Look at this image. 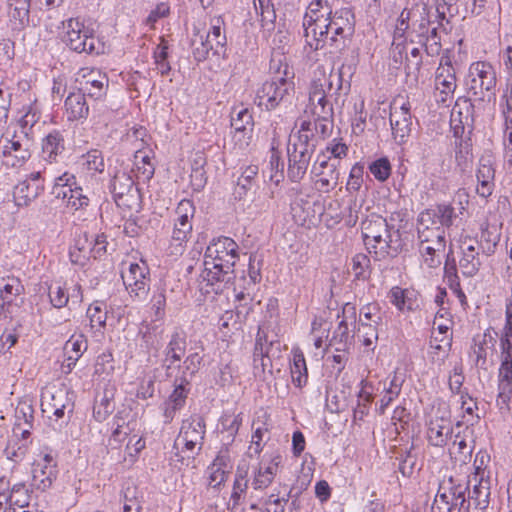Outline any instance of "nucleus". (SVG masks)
I'll return each instance as SVG.
<instances>
[{
	"mask_svg": "<svg viewBox=\"0 0 512 512\" xmlns=\"http://www.w3.org/2000/svg\"><path fill=\"white\" fill-rule=\"evenodd\" d=\"M238 245L229 237L213 240L204 254V270L201 278L206 282V292L218 293L221 285L229 283L234 277V266L238 260Z\"/></svg>",
	"mask_w": 512,
	"mask_h": 512,
	"instance_id": "f257e3e1",
	"label": "nucleus"
},
{
	"mask_svg": "<svg viewBox=\"0 0 512 512\" xmlns=\"http://www.w3.org/2000/svg\"><path fill=\"white\" fill-rule=\"evenodd\" d=\"M361 229L364 244L376 259L394 257L402 250L400 231L389 225L382 216L371 215L362 222Z\"/></svg>",
	"mask_w": 512,
	"mask_h": 512,
	"instance_id": "f03ea898",
	"label": "nucleus"
},
{
	"mask_svg": "<svg viewBox=\"0 0 512 512\" xmlns=\"http://www.w3.org/2000/svg\"><path fill=\"white\" fill-rule=\"evenodd\" d=\"M205 433L206 425L201 416L193 415L183 420L174 443V447L178 450L175 453L177 461L188 466L202 450Z\"/></svg>",
	"mask_w": 512,
	"mask_h": 512,
	"instance_id": "7ed1b4c3",
	"label": "nucleus"
},
{
	"mask_svg": "<svg viewBox=\"0 0 512 512\" xmlns=\"http://www.w3.org/2000/svg\"><path fill=\"white\" fill-rule=\"evenodd\" d=\"M500 368L498 372L497 406L501 411L512 409V323L506 322L500 337Z\"/></svg>",
	"mask_w": 512,
	"mask_h": 512,
	"instance_id": "20e7f679",
	"label": "nucleus"
},
{
	"mask_svg": "<svg viewBox=\"0 0 512 512\" xmlns=\"http://www.w3.org/2000/svg\"><path fill=\"white\" fill-rule=\"evenodd\" d=\"M289 67L283 65V73L280 69L269 80L265 81L257 90L256 104L267 111L274 110L282 103H286L294 92L293 75L289 76Z\"/></svg>",
	"mask_w": 512,
	"mask_h": 512,
	"instance_id": "39448f33",
	"label": "nucleus"
},
{
	"mask_svg": "<svg viewBox=\"0 0 512 512\" xmlns=\"http://www.w3.org/2000/svg\"><path fill=\"white\" fill-rule=\"evenodd\" d=\"M467 492L466 481L453 477L444 478L439 483L431 512H469Z\"/></svg>",
	"mask_w": 512,
	"mask_h": 512,
	"instance_id": "423d86ee",
	"label": "nucleus"
},
{
	"mask_svg": "<svg viewBox=\"0 0 512 512\" xmlns=\"http://www.w3.org/2000/svg\"><path fill=\"white\" fill-rule=\"evenodd\" d=\"M496 72L493 66L486 61H477L470 65L466 86L469 93L477 99L484 101L494 94L496 87Z\"/></svg>",
	"mask_w": 512,
	"mask_h": 512,
	"instance_id": "0eeeda50",
	"label": "nucleus"
},
{
	"mask_svg": "<svg viewBox=\"0 0 512 512\" xmlns=\"http://www.w3.org/2000/svg\"><path fill=\"white\" fill-rule=\"evenodd\" d=\"M355 17L350 8H341L331 13L329 52H341L347 47L349 38L354 33Z\"/></svg>",
	"mask_w": 512,
	"mask_h": 512,
	"instance_id": "6e6552de",
	"label": "nucleus"
},
{
	"mask_svg": "<svg viewBox=\"0 0 512 512\" xmlns=\"http://www.w3.org/2000/svg\"><path fill=\"white\" fill-rule=\"evenodd\" d=\"M434 87L438 103L447 104L453 100L457 78L449 51L440 58L439 66L435 71Z\"/></svg>",
	"mask_w": 512,
	"mask_h": 512,
	"instance_id": "1a4fd4ad",
	"label": "nucleus"
},
{
	"mask_svg": "<svg viewBox=\"0 0 512 512\" xmlns=\"http://www.w3.org/2000/svg\"><path fill=\"white\" fill-rule=\"evenodd\" d=\"M109 79L105 73L95 68H81L74 79L73 88L94 99L106 95Z\"/></svg>",
	"mask_w": 512,
	"mask_h": 512,
	"instance_id": "9d476101",
	"label": "nucleus"
},
{
	"mask_svg": "<svg viewBox=\"0 0 512 512\" xmlns=\"http://www.w3.org/2000/svg\"><path fill=\"white\" fill-rule=\"evenodd\" d=\"M311 175L317 191L328 193L333 190L339 181L338 161L326 157L325 153L317 156L311 168Z\"/></svg>",
	"mask_w": 512,
	"mask_h": 512,
	"instance_id": "9b49d317",
	"label": "nucleus"
},
{
	"mask_svg": "<svg viewBox=\"0 0 512 512\" xmlns=\"http://www.w3.org/2000/svg\"><path fill=\"white\" fill-rule=\"evenodd\" d=\"M390 126L393 139L398 144L406 143L412 131L411 105L409 101L395 99L390 106Z\"/></svg>",
	"mask_w": 512,
	"mask_h": 512,
	"instance_id": "f8f14e48",
	"label": "nucleus"
},
{
	"mask_svg": "<svg viewBox=\"0 0 512 512\" xmlns=\"http://www.w3.org/2000/svg\"><path fill=\"white\" fill-rule=\"evenodd\" d=\"M123 283L131 297L144 300L150 289L149 268L144 261L130 263L127 271H122Z\"/></svg>",
	"mask_w": 512,
	"mask_h": 512,
	"instance_id": "ddd939ff",
	"label": "nucleus"
},
{
	"mask_svg": "<svg viewBox=\"0 0 512 512\" xmlns=\"http://www.w3.org/2000/svg\"><path fill=\"white\" fill-rule=\"evenodd\" d=\"M88 32V29L79 19H70L66 30L68 37L66 45H69L71 50L78 53H101L99 40L93 35H89Z\"/></svg>",
	"mask_w": 512,
	"mask_h": 512,
	"instance_id": "4468645a",
	"label": "nucleus"
},
{
	"mask_svg": "<svg viewBox=\"0 0 512 512\" xmlns=\"http://www.w3.org/2000/svg\"><path fill=\"white\" fill-rule=\"evenodd\" d=\"M187 337L185 332L175 330L163 350L162 368L167 377H172L186 353Z\"/></svg>",
	"mask_w": 512,
	"mask_h": 512,
	"instance_id": "2eb2a0df",
	"label": "nucleus"
},
{
	"mask_svg": "<svg viewBox=\"0 0 512 512\" xmlns=\"http://www.w3.org/2000/svg\"><path fill=\"white\" fill-rule=\"evenodd\" d=\"M59 453L52 448H44V464H37L33 469L32 486L38 490L46 491L52 487L57 479V460Z\"/></svg>",
	"mask_w": 512,
	"mask_h": 512,
	"instance_id": "dca6fc26",
	"label": "nucleus"
},
{
	"mask_svg": "<svg viewBox=\"0 0 512 512\" xmlns=\"http://www.w3.org/2000/svg\"><path fill=\"white\" fill-rule=\"evenodd\" d=\"M59 453L52 448H44V464H37L33 469L32 486L38 490L46 491L52 487L57 479V460Z\"/></svg>",
	"mask_w": 512,
	"mask_h": 512,
	"instance_id": "f3484780",
	"label": "nucleus"
},
{
	"mask_svg": "<svg viewBox=\"0 0 512 512\" xmlns=\"http://www.w3.org/2000/svg\"><path fill=\"white\" fill-rule=\"evenodd\" d=\"M231 126L235 129L234 140L240 149H246L252 138L254 121L248 108H234L231 113Z\"/></svg>",
	"mask_w": 512,
	"mask_h": 512,
	"instance_id": "a211bd4d",
	"label": "nucleus"
},
{
	"mask_svg": "<svg viewBox=\"0 0 512 512\" xmlns=\"http://www.w3.org/2000/svg\"><path fill=\"white\" fill-rule=\"evenodd\" d=\"M342 86L343 77L340 69L335 72L332 68L330 72L327 73L326 69L320 66L314 72V77L309 88V95H328L333 90L338 94Z\"/></svg>",
	"mask_w": 512,
	"mask_h": 512,
	"instance_id": "6ab92c4d",
	"label": "nucleus"
},
{
	"mask_svg": "<svg viewBox=\"0 0 512 512\" xmlns=\"http://www.w3.org/2000/svg\"><path fill=\"white\" fill-rule=\"evenodd\" d=\"M282 457L279 454L273 455L269 460L262 459L259 464L253 468L251 485L254 490H264L268 488L276 477Z\"/></svg>",
	"mask_w": 512,
	"mask_h": 512,
	"instance_id": "aec40b11",
	"label": "nucleus"
},
{
	"mask_svg": "<svg viewBox=\"0 0 512 512\" xmlns=\"http://www.w3.org/2000/svg\"><path fill=\"white\" fill-rule=\"evenodd\" d=\"M495 162L492 156H482L476 170V193L482 198H488L495 189Z\"/></svg>",
	"mask_w": 512,
	"mask_h": 512,
	"instance_id": "412c9836",
	"label": "nucleus"
},
{
	"mask_svg": "<svg viewBox=\"0 0 512 512\" xmlns=\"http://www.w3.org/2000/svg\"><path fill=\"white\" fill-rule=\"evenodd\" d=\"M473 122L472 104L467 99L459 98L451 111L450 126L456 139L463 138L465 129H471Z\"/></svg>",
	"mask_w": 512,
	"mask_h": 512,
	"instance_id": "4be33fe9",
	"label": "nucleus"
},
{
	"mask_svg": "<svg viewBox=\"0 0 512 512\" xmlns=\"http://www.w3.org/2000/svg\"><path fill=\"white\" fill-rule=\"evenodd\" d=\"M480 249L481 245L475 240L465 239L462 242L459 267L464 276L473 277L479 271L482 265Z\"/></svg>",
	"mask_w": 512,
	"mask_h": 512,
	"instance_id": "5701e85b",
	"label": "nucleus"
},
{
	"mask_svg": "<svg viewBox=\"0 0 512 512\" xmlns=\"http://www.w3.org/2000/svg\"><path fill=\"white\" fill-rule=\"evenodd\" d=\"M110 189L119 207H130V199H134L137 188L132 177L125 172H117L111 180Z\"/></svg>",
	"mask_w": 512,
	"mask_h": 512,
	"instance_id": "b1692460",
	"label": "nucleus"
},
{
	"mask_svg": "<svg viewBox=\"0 0 512 512\" xmlns=\"http://www.w3.org/2000/svg\"><path fill=\"white\" fill-rule=\"evenodd\" d=\"M310 24L303 26L306 44L315 51L324 47L329 49L330 19H320Z\"/></svg>",
	"mask_w": 512,
	"mask_h": 512,
	"instance_id": "393cba45",
	"label": "nucleus"
},
{
	"mask_svg": "<svg viewBox=\"0 0 512 512\" xmlns=\"http://www.w3.org/2000/svg\"><path fill=\"white\" fill-rule=\"evenodd\" d=\"M455 209L449 204H439L431 209H426L419 214L418 222L426 226H440L443 229L452 226L455 219Z\"/></svg>",
	"mask_w": 512,
	"mask_h": 512,
	"instance_id": "a878e982",
	"label": "nucleus"
},
{
	"mask_svg": "<svg viewBox=\"0 0 512 512\" xmlns=\"http://www.w3.org/2000/svg\"><path fill=\"white\" fill-rule=\"evenodd\" d=\"M453 425L446 418H433L429 421L426 431V439L429 445L442 448L452 438Z\"/></svg>",
	"mask_w": 512,
	"mask_h": 512,
	"instance_id": "bb28decb",
	"label": "nucleus"
},
{
	"mask_svg": "<svg viewBox=\"0 0 512 512\" xmlns=\"http://www.w3.org/2000/svg\"><path fill=\"white\" fill-rule=\"evenodd\" d=\"M418 239L419 247L433 246V251L445 252L446 248V233L445 229L440 226L425 225L423 222H418Z\"/></svg>",
	"mask_w": 512,
	"mask_h": 512,
	"instance_id": "cd10ccee",
	"label": "nucleus"
},
{
	"mask_svg": "<svg viewBox=\"0 0 512 512\" xmlns=\"http://www.w3.org/2000/svg\"><path fill=\"white\" fill-rule=\"evenodd\" d=\"M468 486L473 484V489L469 492V496L467 499L470 502H473L476 508L486 509L490 504V496L492 489V479L491 476L488 477H470L468 481Z\"/></svg>",
	"mask_w": 512,
	"mask_h": 512,
	"instance_id": "c85d7f7f",
	"label": "nucleus"
},
{
	"mask_svg": "<svg viewBox=\"0 0 512 512\" xmlns=\"http://www.w3.org/2000/svg\"><path fill=\"white\" fill-rule=\"evenodd\" d=\"M42 411L44 413H51L52 416H48V426L54 431L61 432L62 421L61 418L64 415V404L61 403V395L57 397L52 389L48 388L42 393Z\"/></svg>",
	"mask_w": 512,
	"mask_h": 512,
	"instance_id": "c756f323",
	"label": "nucleus"
},
{
	"mask_svg": "<svg viewBox=\"0 0 512 512\" xmlns=\"http://www.w3.org/2000/svg\"><path fill=\"white\" fill-rule=\"evenodd\" d=\"M497 333L492 329H487L482 335L474 338L471 355L475 357L474 362L477 367L486 368L488 353L493 351L496 343Z\"/></svg>",
	"mask_w": 512,
	"mask_h": 512,
	"instance_id": "7c9ffc66",
	"label": "nucleus"
},
{
	"mask_svg": "<svg viewBox=\"0 0 512 512\" xmlns=\"http://www.w3.org/2000/svg\"><path fill=\"white\" fill-rule=\"evenodd\" d=\"M75 177L66 178V187H69L70 196L68 201L66 202V208L74 210L73 216L75 219L73 222L77 221H85L86 220V208L89 204V198L83 194V190L81 187H75Z\"/></svg>",
	"mask_w": 512,
	"mask_h": 512,
	"instance_id": "2f4dec72",
	"label": "nucleus"
},
{
	"mask_svg": "<svg viewBox=\"0 0 512 512\" xmlns=\"http://www.w3.org/2000/svg\"><path fill=\"white\" fill-rule=\"evenodd\" d=\"M208 469L210 472L209 484L213 487H219L227 480L232 469L229 453L220 451Z\"/></svg>",
	"mask_w": 512,
	"mask_h": 512,
	"instance_id": "473e14b6",
	"label": "nucleus"
},
{
	"mask_svg": "<svg viewBox=\"0 0 512 512\" xmlns=\"http://www.w3.org/2000/svg\"><path fill=\"white\" fill-rule=\"evenodd\" d=\"M249 470L250 467L247 461L242 460L238 463L235 471V478L231 494V501L233 502V507L239 505L241 499L248 490L250 480Z\"/></svg>",
	"mask_w": 512,
	"mask_h": 512,
	"instance_id": "72a5a7b5",
	"label": "nucleus"
},
{
	"mask_svg": "<svg viewBox=\"0 0 512 512\" xmlns=\"http://www.w3.org/2000/svg\"><path fill=\"white\" fill-rule=\"evenodd\" d=\"M360 390L357 394V405L353 409L354 421H361L368 414L373 402V385L367 379L360 381Z\"/></svg>",
	"mask_w": 512,
	"mask_h": 512,
	"instance_id": "f704fd0d",
	"label": "nucleus"
},
{
	"mask_svg": "<svg viewBox=\"0 0 512 512\" xmlns=\"http://www.w3.org/2000/svg\"><path fill=\"white\" fill-rule=\"evenodd\" d=\"M74 233L75 238L69 251L70 261L73 264L84 266L89 259L91 243L87 238L86 232H83V235H81V228H77Z\"/></svg>",
	"mask_w": 512,
	"mask_h": 512,
	"instance_id": "c9c22d12",
	"label": "nucleus"
},
{
	"mask_svg": "<svg viewBox=\"0 0 512 512\" xmlns=\"http://www.w3.org/2000/svg\"><path fill=\"white\" fill-rule=\"evenodd\" d=\"M42 190V183H31L29 180H24L14 188V201L17 206H27Z\"/></svg>",
	"mask_w": 512,
	"mask_h": 512,
	"instance_id": "e433bc0d",
	"label": "nucleus"
},
{
	"mask_svg": "<svg viewBox=\"0 0 512 512\" xmlns=\"http://www.w3.org/2000/svg\"><path fill=\"white\" fill-rule=\"evenodd\" d=\"M64 138L62 132L53 130L44 139L42 143V153L44 159L48 162H56L57 156L64 150Z\"/></svg>",
	"mask_w": 512,
	"mask_h": 512,
	"instance_id": "4c0bfd02",
	"label": "nucleus"
},
{
	"mask_svg": "<svg viewBox=\"0 0 512 512\" xmlns=\"http://www.w3.org/2000/svg\"><path fill=\"white\" fill-rule=\"evenodd\" d=\"M192 55L197 62L206 60L210 51L214 53V44L209 42V35L194 28L191 38Z\"/></svg>",
	"mask_w": 512,
	"mask_h": 512,
	"instance_id": "58836bf2",
	"label": "nucleus"
},
{
	"mask_svg": "<svg viewBox=\"0 0 512 512\" xmlns=\"http://www.w3.org/2000/svg\"><path fill=\"white\" fill-rule=\"evenodd\" d=\"M331 13L332 8L328 0H313L304 14L302 26H309L320 19H330Z\"/></svg>",
	"mask_w": 512,
	"mask_h": 512,
	"instance_id": "ea45409f",
	"label": "nucleus"
},
{
	"mask_svg": "<svg viewBox=\"0 0 512 512\" xmlns=\"http://www.w3.org/2000/svg\"><path fill=\"white\" fill-rule=\"evenodd\" d=\"M287 175L292 182H299L307 172L312 156L288 152Z\"/></svg>",
	"mask_w": 512,
	"mask_h": 512,
	"instance_id": "a19ab883",
	"label": "nucleus"
},
{
	"mask_svg": "<svg viewBox=\"0 0 512 512\" xmlns=\"http://www.w3.org/2000/svg\"><path fill=\"white\" fill-rule=\"evenodd\" d=\"M473 154L469 139H456L455 141V164L461 173L471 168Z\"/></svg>",
	"mask_w": 512,
	"mask_h": 512,
	"instance_id": "79ce46f5",
	"label": "nucleus"
},
{
	"mask_svg": "<svg viewBox=\"0 0 512 512\" xmlns=\"http://www.w3.org/2000/svg\"><path fill=\"white\" fill-rule=\"evenodd\" d=\"M66 114L68 120H76L86 117L88 114V106L85 101V95L71 92L66 97Z\"/></svg>",
	"mask_w": 512,
	"mask_h": 512,
	"instance_id": "37998d69",
	"label": "nucleus"
},
{
	"mask_svg": "<svg viewBox=\"0 0 512 512\" xmlns=\"http://www.w3.org/2000/svg\"><path fill=\"white\" fill-rule=\"evenodd\" d=\"M291 377L292 382L297 387H302L307 383L308 373L306 361L303 352L299 348L292 351Z\"/></svg>",
	"mask_w": 512,
	"mask_h": 512,
	"instance_id": "c03bdc74",
	"label": "nucleus"
},
{
	"mask_svg": "<svg viewBox=\"0 0 512 512\" xmlns=\"http://www.w3.org/2000/svg\"><path fill=\"white\" fill-rule=\"evenodd\" d=\"M115 409L114 393L112 389H105L99 399H96L93 416L102 422L104 421Z\"/></svg>",
	"mask_w": 512,
	"mask_h": 512,
	"instance_id": "a18cd8bd",
	"label": "nucleus"
},
{
	"mask_svg": "<svg viewBox=\"0 0 512 512\" xmlns=\"http://www.w3.org/2000/svg\"><path fill=\"white\" fill-rule=\"evenodd\" d=\"M362 208V203L359 202L356 198H350L348 205L336 213L332 215L337 222L343 220L345 224L349 227H354L359 219V213Z\"/></svg>",
	"mask_w": 512,
	"mask_h": 512,
	"instance_id": "49530a36",
	"label": "nucleus"
},
{
	"mask_svg": "<svg viewBox=\"0 0 512 512\" xmlns=\"http://www.w3.org/2000/svg\"><path fill=\"white\" fill-rule=\"evenodd\" d=\"M209 37H213L215 43L214 44V54L220 55L222 51H224L227 38L224 32V21L220 18H213L210 23V29L205 32Z\"/></svg>",
	"mask_w": 512,
	"mask_h": 512,
	"instance_id": "de8ad7c7",
	"label": "nucleus"
},
{
	"mask_svg": "<svg viewBox=\"0 0 512 512\" xmlns=\"http://www.w3.org/2000/svg\"><path fill=\"white\" fill-rule=\"evenodd\" d=\"M254 6L256 12L260 16L261 26L264 29L271 30L274 28V22L276 19V12L274 5L270 0H255Z\"/></svg>",
	"mask_w": 512,
	"mask_h": 512,
	"instance_id": "09e8293b",
	"label": "nucleus"
},
{
	"mask_svg": "<svg viewBox=\"0 0 512 512\" xmlns=\"http://www.w3.org/2000/svg\"><path fill=\"white\" fill-rule=\"evenodd\" d=\"M155 69L161 76H166L171 71L168 61V42L164 38H160V43L153 52Z\"/></svg>",
	"mask_w": 512,
	"mask_h": 512,
	"instance_id": "8fccbe9b",
	"label": "nucleus"
},
{
	"mask_svg": "<svg viewBox=\"0 0 512 512\" xmlns=\"http://www.w3.org/2000/svg\"><path fill=\"white\" fill-rule=\"evenodd\" d=\"M78 164L87 172H102L105 166L102 152L97 149L82 155Z\"/></svg>",
	"mask_w": 512,
	"mask_h": 512,
	"instance_id": "3c124183",
	"label": "nucleus"
},
{
	"mask_svg": "<svg viewBox=\"0 0 512 512\" xmlns=\"http://www.w3.org/2000/svg\"><path fill=\"white\" fill-rule=\"evenodd\" d=\"M87 349V340L83 335L72 336L66 341V352L69 353L67 366L71 368L76 364L84 351Z\"/></svg>",
	"mask_w": 512,
	"mask_h": 512,
	"instance_id": "603ef678",
	"label": "nucleus"
},
{
	"mask_svg": "<svg viewBox=\"0 0 512 512\" xmlns=\"http://www.w3.org/2000/svg\"><path fill=\"white\" fill-rule=\"evenodd\" d=\"M192 229L174 223V228L171 236V243L169 246L170 254L177 255L181 254L184 250V244L188 241L191 235Z\"/></svg>",
	"mask_w": 512,
	"mask_h": 512,
	"instance_id": "864d4df0",
	"label": "nucleus"
},
{
	"mask_svg": "<svg viewBox=\"0 0 512 512\" xmlns=\"http://www.w3.org/2000/svg\"><path fill=\"white\" fill-rule=\"evenodd\" d=\"M191 390V383L187 377H176L174 381V389L169 395L167 401L177 403L179 406L184 407L186 399Z\"/></svg>",
	"mask_w": 512,
	"mask_h": 512,
	"instance_id": "5fc2aeb1",
	"label": "nucleus"
},
{
	"mask_svg": "<svg viewBox=\"0 0 512 512\" xmlns=\"http://www.w3.org/2000/svg\"><path fill=\"white\" fill-rule=\"evenodd\" d=\"M450 343L448 340L437 338L431 339L430 350L428 352L429 359L437 366H441L449 354Z\"/></svg>",
	"mask_w": 512,
	"mask_h": 512,
	"instance_id": "6e6d98bb",
	"label": "nucleus"
},
{
	"mask_svg": "<svg viewBox=\"0 0 512 512\" xmlns=\"http://www.w3.org/2000/svg\"><path fill=\"white\" fill-rule=\"evenodd\" d=\"M424 49L427 55L436 56L439 55L442 45H441V37L438 34V27H432V30L429 34L424 36L423 38H419L417 42Z\"/></svg>",
	"mask_w": 512,
	"mask_h": 512,
	"instance_id": "4d7b16f0",
	"label": "nucleus"
},
{
	"mask_svg": "<svg viewBox=\"0 0 512 512\" xmlns=\"http://www.w3.org/2000/svg\"><path fill=\"white\" fill-rule=\"evenodd\" d=\"M425 11L426 7L421 6V15H418L420 19L416 18V20L412 23V30L410 33L412 43H417L419 38H423L432 30L430 20L424 16Z\"/></svg>",
	"mask_w": 512,
	"mask_h": 512,
	"instance_id": "13d9d810",
	"label": "nucleus"
},
{
	"mask_svg": "<svg viewBox=\"0 0 512 512\" xmlns=\"http://www.w3.org/2000/svg\"><path fill=\"white\" fill-rule=\"evenodd\" d=\"M30 490L24 483H16L12 486L9 495V502L11 505H17L19 510H22L30 502Z\"/></svg>",
	"mask_w": 512,
	"mask_h": 512,
	"instance_id": "bf43d9fd",
	"label": "nucleus"
},
{
	"mask_svg": "<svg viewBox=\"0 0 512 512\" xmlns=\"http://www.w3.org/2000/svg\"><path fill=\"white\" fill-rule=\"evenodd\" d=\"M309 107L314 116H324L333 114L332 104L327 100V95L316 94L309 95Z\"/></svg>",
	"mask_w": 512,
	"mask_h": 512,
	"instance_id": "052dcab7",
	"label": "nucleus"
},
{
	"mask_svg": "<svg viewBox=\"0 0 512 512\" xmlns=\"http://www.w3.org/2000/svg\"><path fill=\"white\" fill-rule=\"evenodd\" d=\"M252 428L254 432L252 434L251 445L249 447V452L252 455H259L263 450V438L264 435L268 433V427L265 422H260V420H254L252 423Z\"/></svg>",
	"mask_w": 512,
	"mask_h": 512,
	"instance_id": "680f3d73",
	"label": "nucleus"
},
{
	"mask_svg": "<svg viewBox=\"0 0 512 512\" xmlns=\"http://www.w3.org/2000/svg\"><path fill=\"white\" fill-rule=\"evenodd\" d=\"M258 174V166L249 165L241 173L237 182V193L242 196L252 189Z\"/></svg>",
	"mask_w": 512,
	"mask_h": 512,
	"instance_id": "e2e57ef3",
	"label": "nucleus"
},
{
	"mask_svg": "<svg viewBox=\"0 0 512 512\" xmlns=\"http://www.w3.org/2000/svg\"><path fill=\"white\" fill-rule=\"evenodd\" d=\"M10 16L20 24L29 21L30 0H7Z\"/></svg>",
	"mask_w": 512,
	"mask_h": 512,
	"instance_id": "0e129e2a",
	"label": "nucleus"
},
{
	"mask_svg": "<svg viewBox=\"0 0 512 512\" xmlns=\"http://www.w3.org/2000/svg\"><path fill=\"white\" fill-rule=\"evenodd\" d=\"M202 360L203 358L197 352L187 355L186 358L180 362V369H178L181 371L180 377H187L190 382L192 377L200 369Z\"/></svg>",
	"mask_w": 512,
	"mask_h": 512,
	"instance_id": "69168bd1",
	"label": "nucleus"
},
{
	"mask_svg": "<svg viewBox=\"0 0 512 512\" xmlns=\"http://www.w3.org/2000/svg\"><path fill=\"white\" fill-rule=\"evenodd\" d=\"M195 208L190 200H182L176 208V225H183L192 229V218L194 216Z\"/></svg>",
	"mask_w": 512,
	"mask_h": 512,
	"instance_id": "338daca9",
	"label": "nucleus"
},
{
	"mask_svg": "<svg viewBox=\"0 0 512 512\" xmlns=\"http://www.w3.org/2000/svg\"><path fill=\"white\" fill-rule=\"evenodd\" d=\"M15 153V158L17 160L25 161L30 157V152L27 147H23V143L19 139L17 135H13L11 139H7V143L3 147V155H11Z\"/></svg>",
	"mask_w": 512,
	"mask_h": 512,
	"instance_id": "774afa93",
	"label": "nucleus"
}]
</instances>
